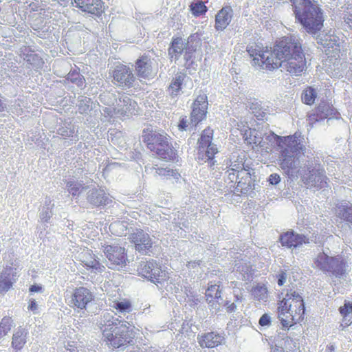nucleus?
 I'll list each match as a JSON object with an SVG mask.
<instances>
[{
  "label": "nucleus",
  "mask_w": 352,
  "mask_h": 352,
  "mask_svg": "<svg viewBox=\"0 0 352 352\" xmlns=\"http://www.w3.org/2000/svg\"><path fill=\"white\" fill-rule=\"evenodd\" d=\"M184 78L181 76H177L171 82L169 85V91L171 95L176 96L178 94L179 91L182 89V85L183 83Z\"/></svg>",
  "instance_id": "nucleus-39"
},
{
  "label": "nucleus",
  "mask_w": 352,
  "mask_h": 352,
  "mask_svg": "<svg viewBox=\"0 0 352 352\" xmlns=\"http://www.w3.org/2000/svg\"><path fill=\"white\" fill-rule=\"evenodd\" d=\"M189 8L192 14L195 17L204 15L208 11V8L205 3L201 0H195L192 1L189 6Z\"/></svg>",
  "instance_id": "nucleus-34"
},
{
  "label": "nucleus",
  "mask_w": 352,
  "mask_h": 352,
  "mask_svg": "<svg viewBox=\"0 0 352 352\" xmlns=\"http://www.w3.org/2000/svg\"><path fill=\"white\" fill-rule=\"evenodd\" d=\"M186 45L181 36H173L168 48L169 58L171 60H177L186 49L184 58L186 62L189 61L195 50L186 48Z\"/></svg>",
  "instance_id": "nucleus-11"
},
{
  "label": "nucleus",
  "mask_w": 352,
  "mask_h": 352,
  "mask_svg": "<svg viewBox=\"0 0 352 352\" xmlns=\"http://www.w3.org/2000/svg\"><path fill=\"white\" fill-rule=\"evenodd\" d=\"M152 274L155 276L156 279L151 278V282L155 285L164 284L170 278V273L167 267L162 266L157 261L156 265H155L154 270H153Z\"/></svg>",
  "instance_id": "nucleus-24"
},
{
  "label": "nucleus",
  "mask_w": 352,
  "mask_h": 352,
  "mask_svg": "<svg viewBox=\"0 0 352 352\" xmlns=\"http://www.w3.org/2000/svg\"><path fill=\"white\" fill-rule=\"evenodd\" d=\"M249 107L257 118L261 119L265 116V113L261 110V105L257 100H255L254 102H250Z\"/></svg>",
  "instance_id": "nucleus-43"
},
{
  "label": "nucleus",
  "mask_w": 352,
  "mask_h": 352,
  "mask_svg": "<svg viewBox=\"0 0 352 352\" xmlns=\"http://www.w3.org/2000/svg\"><path fill=\"white\" fill-rule=\"evenodd\" d=\"M72 3L82 12L95 16H100L105 11L102 0H72Z\"/></svg>",
  "instance_id": "nucleus-12"
},
{
  "label": "nucleus",
  "mask_w": 352,
  "mask_h": 352,
  "mask_svg": "<svg viewBox=\"0 0 352 352\" xmlns=\"http://www.w3.org/2000/svg\"><path fill=\"white\" fill-rule=\"evenodd\" d=\"M340 117V114L337 109L334 108L331 103L325 101H322L316 107L315 112L309 113L307 116L308 120L311 124H314L317 122L327 118L338 119Z\"/></svg>",
  "instance_id": "nucleus-9"
},
{
  "label": "nucleus",
  "mask_w": 352,
  "mask_h": 352,
  "mask_svg": "<svg viewBox=\"0 0 352 352\" xmlns=\"http://www.w3.org/2000/svg\"><path fill=\"white\" fill-rule=\"evenodd\" d=\"M338 217L346 222L352 223V204L345 203L339 206Z\"/></svg>",
  "instance_id": "nucleus-35"
},
{
  "label": "nucleus",
  "mask_w": 352,
  "mask_h": 352,
  "mask_svg": "<svg viewBox=\"0 0 352 352\" xmlns=\"http://www.w3.org/2000/svg\"><path fill=\"white\" fill-rule=\"evenodd\" d=\"M316 90L311 86L305 88L301 94V100L307 105H312L314 104L317 98Z\"/></svg>",
  "instance_id": "nucleus-33"
},
{
  "label": "nucleus",
  "mask_w": 352,
  "mask_h": 352,
  "mask_svg": "<svg viewBox=\"0 0 352 352\" xmlns=\"http://www.w3.org/2000/svg\"><path fill=\"white\" fill-rule=\"evenodd\" d=\"M258 323L261 326H267L271 323V318L269 315L265 314L260 318Z\"/></svg>",
  "instance_id": "nucleus-47"
},
{
  "label": "nucleus",
  "mask_w": 352,
  "mask_h": 352,
  "mask_svg": "<svg viewBox=\"0 0 352 352\" xmlns=\"http://www.w3.org/2000/svg\"><path fill=\"white\" fill-rule=\"evenodd\" d=\"M85 255L89 256L91 259L87 260L84 259L82 260V263H84L85 265L87 266L89 268L95 269L96 270L102 272L104 270V266L102 265L96 258L95 255L93 254L92 251L91 250H87Z\"/></svg>",
  "instance_id": "nucleus-32"
},
{
  "label": "nucleus",
  "mask_w": 352,
  "mask_h": 352,
  "mask_svg": "<svg viewBox=\"0 0 352 352\" xmlns=\"http://www.w3.org/2000/svg\"><path fill=\"white\" fill-rule=\"evenodd\" d=\"M128 100L130 101L129 107L126 108L125 111L131 113V110L134 111L135 109V107H137V103L135 101L132 102L129 98H128Z\"/></svg>",
  "instance_id": "nucleus-53"
},
{
  "label": "nucleus",
  "mask_w": 352,
  "mask_h": 352,
  "mask_svg": "<svg viewBox=\"0 0 352 352\" xmlns=\"http://www.w3.org/2000/svg\"><path fill=\"white\" fill-rule=\"evenodd\" d=\"M90 202L96 207L105 206L109 203V198L106 196L104 190L95 189L91 195Z\"/></svg>",
  "instance_id": "nucleus-30"
},
{
  "label": "nucleus",
  "mask_w": 352,
  "mask_h": 352,
  "mask_svg": "<svg viewBox=\"0 0 352 352\" xmlns=\"http://www.w3.org/2000/svg\"><path fill=\"white\" fill-rule=\"evenodd\" d=\"M306 184H311L317 188H322L327 186L328 178L325 175V170L320 164L316 163L309 170V175L303 179Z\"/></svg>",
  "instance_id": "nucleus-17"
},
{
  "label": "nucleus",
  "mask_w": 352,
  "mask_h": 352,
  "mask_svg": "<svg viewBox=\"0 0 352 352\" xmlns=\"http://www.w3.org/2000/svg\"><path fill=\"white\" fill-rule=\"evenodd\" d=\"M278 278V285L279 286H282L286 281L287 279V273L285 271H280V272L277 276Z\"/></svg>",
  "instance_id": "nucleus-49"
},
{
  "label": "nucleus",
  "mask_w": 352,
  "mask_h": 352,
  "mask_svg": "<svg viewBox=\"0 0 352 352\" xmlns=\"http://www.w3.org/2000/svg\"><path fill=\"white\" fill-rule=\"evenodd\" d=\"M208 107V97L206 94L199 95L192 104L190 113V122L197 126L206 118Z\"/></svg>",
  "instance_id": "nucleus-13"
},
{
  "label": "nucleus",
  "mask_w": 352,
  "mask_h": 352,
  "mask_svg": "<svg viewBox=\"0 0 352 352\" xmlns=\"http://www.w3.org/2000/svg\"><path fill=\"white\" fill-rule=\"evenodd\" d=\"M251 294L256 300H265L268 296V290L265 284H257L252 287Z\"/></svg>",
  "instance_id": "nucleus-36"
},
{
  "label": "nucleus",
  "mask_w": 352,
  "mask_h": 352,
  "mask_svg": "<svg viewBox=\"0 0 352 352\" xmlns=\"http://www.w3.org/2000/svg\"><path fill=\"white\" fill-rule=\"evenodd\" d=\"M27 333L24 329H19L12 337V345L15 349H21L26 342Z\"/></svg>",
  "instance_id": "nucleus-37"
},
{
  "label": "nucleus",
  "mask_w": 352,
  "mask_h": 352,
  "mask_svg": "<svg viewBox=\"0 0 352 352\" xmlns=\"http://www.w3.org/2000/svg\"><path fill=\"white\" fill-rule=\"evenodd\" d=\"M280 181V177L278 174H271L268 178V182L272 185L278 184Z\"/></svg>",
  "instance_id": "nucleus-48"
},
{
  "label": "nucleus",
  "mask_w": 352,
  "mask_h": 352,
  "mask_svg": "<svg viewBox=\"0 0 352 352\" xmlns=\"http://www.w3.org/2000/svg\"><path fill=\"white\" fill-rule=\"evenodd\" d=\"M113 307L120 312H129L131 310V303L129 300L114 302Z\"/></svg>",
  "instance_id": "nucleus-42"
},
{
  "label": "nucleus",
  "mask_w": 352,
  "mask_h": 352,
  "mask_svg": "<svg viewBox=\"0 0 352 352\" xmlns=\"http://www.w3.org/2000/svg\"><path fill=\"white\" fill-rule=\"evenodd\" d=\"M197 342L203 349H212L224 344L225 337L223 333L210 331L198 335Z\"/></svg>",
  "instance_id": "nucleus-18"
},
{
  "label": "nucleus",
  "mask_w": 352,
  "mask_h": 352,
  "mask_svg": "<svg viewBox=\"0 0 352 352\" xmlns=\"http://www.w3.org/2000/svg\"><path fill=\"white\" fill-rule=\"evenodd\" d=\"M245 179L248 180V183L243 182L242 180L237 181V187L241 188V190L247 189L249 186H250V182L251 180V177L250 173H245Z\"/></svg>",
  "instance_id": "nucleus-46"
},
{
  "label": "nucleus",
  "mask_w": 352,
  "mask_h": 352,
  "mask_svg": "<svg viewBox=\"0 0 352 352\" xmlns=\"http://www.w3.org/2000/svg\"><path fill=\"white\" fill-rule=\"evenodd\" d=\"M129 240L135 246V250L143 254H148L153 242L149 234L142 229H136L130 234Z\"/></svg>",
  "instance_id": "nucleus-10"
},
{
  "label": "nucleus",
  "mask_w": 352,
  "mask_h": 352,
  "mask_svg": "<svg viewBox=\"0 0 352 352\" xmlns=\"http://www.w3.org/2000/svg\"><path fill=\"white\" fill-rule=\"evenodd\" d=\"M157 261L154 259H149L142 261L137 268L138 274L144 277L151 281V278H155V276L152 274L153 270L155 269Z\"/></svg>",
  "instance_id": "nucleus-23"
},
{
  "label": "nucleus",
  "mask_w": 352,
  "mask_h": 352,
  "mask_svg": "<svg viewBox=\"0 0 352 352\" xmlns=\"http://www.w3.org/2000/svg\"><path fill=\"white\" fill-rule=\"evenodd\" d=\"M28 309L30 311L36 313L37 310V303L34 299L29 300Z\"/></svg>",
  "instance_id": "nucleus-50"
},
{
  "label": "nucleus",
  "mask_w": 352,
  "mask_h": 352,
  "mask_svg": "<svg viewBox=\"0 0 352 352\" xmlns=\"http://www.w3.org/2000/svg\"><path fill=\"white\" fill-rule=\"evenodd\" d=\"M305 313L302 297L292 289L287 290L285 296L277 303V317L283 327L289 328L302 322Z\"/></svg>",
  "instance_id": "nucleus-3"
},
{
  "label": "nucleus",
  "mask_w": 352,
  "mask_h": 352,
  "mask_svg": "<svg viewBox=\"0 0 352 352\" xmlns=\"http://www.w3.org/2000/svg\"><path fill=\"white\" fill-rule=\"evenodd\" d=\"M102 335L107 345L113 349L128 346L134 338L133 329L118 319L107 322L102 330Z\"/></svg>",
  "instance_id": "nucleus-6"
},
{
  "label": "nucleus",
  "mask_w": 352,
  "mask_h": 352,
  "mask_svg": "<svg viewBox=\"0 0 352 352\" xmlns=\"http://www.w3.org/2000/svg\"><path fill=\"white\" fill-rule=\"evenodd\" d=\"M232 18V9L230 7L223 8L215 17V28L217 30H223L230 23Z\"/></svg>",
  "instance_id": "nucleus-22"
},
{
  "label": "nucleus",
  "mask_w": 352,
  "mask_h": 352,
  "mask_svg": "<svg viewBox=\"0 0 352 352\" xmlns=\"http://www.w3.org/2000/svg\"><path fill=\"white\" fill-rule=\"evenodd\" d=\"M135 71L138 77L149 78L156 74L157 71H153L152 61L147 55H143L135 62Z\"/></svg>",
  "instance_id": "nucleus-20"
},
{
  "label": "nucleus",
  "mask_w": 352,
  "mask_h": 352,
  "mask_svg": "<svg viewBox=\"0 0 352 352\" xmlns=\"http://www.w3.org/2000/svg\"><path fill=\"white\" fill-rule=\"evenodd\" d=\"M103 252L112 265L121 267L126 266L127 254L124 248L118 245H105L103 246Z\"/></svg>",
  "instance_id": "nucleus-14"
},
{
  "label": "nucleus",
  "mask_w": 352,
  "mask_h": 352,
  "mask_svg": "<svg viewBox=\"0 0 352 352\" xmlns=\"http://www.w3.org/2000/svg\"><path fill=\"white\" fill-rule=\"evenodd\" d=\"M296 19L308 33L316 34L323 26V13L317 0H290Z\"/></svg>",
  "instance_id": "nucleus-4"
},
{
  "label": "nucleus",
  "mask_w": 352,
  "mask_h": 352,
  "mask_svg": "<svg viewBox=\"0 0 352 352\" xmlns=\"http://www.w3.org/2000/svg\"><path fill=\"white\" fill-rule=\"evenodd\" d=\"M246 50L252 58V65L261 69L274 70L284 67L291 74L298 75L306 68L302 43L294 36L280 38L272 50L258 45L248 46Z\"/></svg>",
  "instance_id": "nucleus-1"
},
{
  "label": "nucleus",
  "mask_w": 352,
  "mask_h": 352,
  "mask_svg": "<svg viewBox=\"0 0 352 352\" xmlns=\"http://www.w3.org/2000/svg\"><path fill=\"white\" fill-rule=\"evenodd\" d=\"M315 264L323 272H331L336 277H342L346 274V261L339 255L329 256L324 252L318 254Z\"/></svg>",
  "instance_id": "nucleus-7"
},
{
  "label": "nucleus",
  "mask_w": 352,
  "mask_h": 352,
  "mask_svg": "<svg viewBox=\"0 0 352 352\" xmlns=\"http://www.w3.org/2000/svg\"><path fill=\"white\" fill-rule=\"evenodd\" d=\"M244 141L250 145L261 146L263 138L256 129L248 128L243 133Z\"/></svg>",
  "instance_id": "nucleus-26"
},
{
  "label": "nucleus",
  "mask_w": 352,
  "mask_h": 352,
  "mask_svg": "<svg viewBox=\"0 0 352 352\" xmlns=\"http://www.w3.org/2000/svg\"><path fill=\"white\" fill-rule=\"evenodd\" d=\"M329 39L327 40L328 43L326 44L325 53L328 55L329 57H340V43H336V39L335 37L331 38L329 36Z\"/></svg>",
  "instance_id": "nucleus-31"
},
{
  "label": "nucleus",
  "mask_w": 352,
  "mask_h": 352,
  "mask_svg": "<svg viewBox=\"0 0 352 352\" xmlns=\"http://www.w3.org/2000/svg\"><path fill=\"white\" fill-rule=\"evenodd\" d=\"M299 137L298 133L284 137L276 135L278 145L280 148V166L287 173L296 168L300 153H303L305 150Z\"/></svg>",
  "instance_id": "nucleus-5"
},
{
  "label": "nucleus",
  "mask_w": 352,
  "mask_h": 352,
  "mask_svg": "<svg viewBox=\"0 0 352 352\" xmlns=\"http://www.w3.org/2000/svg\"><path fill=\"white\" fill-rule=\"evenodd\" d=\"M235 301H241L243 299V297L241 295H235Z\"/></svg>",
  "instance_id": "nucleus-56"
},
{
  "label": "nucleus",
  "mask_w": 352,
  "mask_h": 352,
  "mask_svg": "<svg viewBox=\"0 0 352 352\" xmlns=\"http://www.w3.org/2000/svg\"><path fill=\"white\" fill-rule=\"evenodd\" d=\"M222 286L220 281H210L208 283L205 292V298L207 303L214 307L219 304V300L222 299Z\"/></svg>",
  "instance_id": "nucleus-19"
},
{
  "label": "nucleus",
  "mask_w": 352,
  "mask_h": 352,
  "mask_svg": "<svg viewBox=\"0 0 352 352\" xmlns=\"http://www.w3.org/2000/svg\"><path fill=\"white\" fill-rule=\"evenodd\" d=\"M342 19L346 23L351 26V23H352V7L347 6L345 8L342 14Z\"/></svg>",
  "instance_id": "nucleus-45"
},
{
  "label": "nucleus",
  "mask_w": 352,
  "mask_h": 352,
  "mask_svg": "<svg viewBox=\"0 0 352 352\" xmlns=\"http://www.w3.org/2000/svg\"><path fill=\"white\" fill-rule=\"evenodd\" d=\"M339 312L342 317L341 325L343 327H349L352 323V302H345L339 308Z\"/></svg>",
  "instance_id": "nucleus-29"
},
{
  "label": "nucleus",
  "mask_w": 352,
  "mask_h": 352,
  "mask_svg": "<svg viewBox=\"0 0 352 352\" xmlns=\"http://www.w3.org/2000/svg\"><path fill=\"white\" fill-rule=\"evenodd\" d=\"M142 141L147 148L166 162L177 163L179 157L174 148L170 136L164 131L144 129L142 131Z\"/></svg>",
  "instance_id": "nucleus-2"
},
{
  "label": "nucleus",
  "mask_w": 352,
  "mask_h": 352,
  "mask_svg": "<svg viewBox=\"0 0 352 352\" xmlns=\"http://www.w3.org/2000/svg\"><path fill=\"white\" fill-rule=\"evenodd\" d=\"M114 83L120 87H131L135 80V77L129 67L119 64L113 72Z\"/></svg>",
  "instance_id": "nucleus-15"
},
{
  "label": "nucleus",
  "mask_w": 352,
  "mask_h": 352,
  "mask_svg": "<svg viewBox=\"0 0 352 352\" xmlns=\"http://www.w3.org/2000/svg\"><path fill=\"white\" fill-rule=\"evenodd\" d=\"M30 292H39L42 291V287L40 285H32L29 289Z\"/></svg>",
  "instance_id": "nucleus-54"
},
{
  "label": "nucleus",
  "mask_w": 352,
  "mask_h": 352,
  "mask_svg": "<svg viewBox=\"0 0 352 352\" xmlns=\"http://www.w3.org/2000/svg\"><path fill=\"white\" fill-rule=\"evenodd\" d=\"M22 53L24 59L30 65L37 68H41L43 66V58L30 47L25 46L22 50Z\"/></svg>",
  "instance_id": "nucleus-25"
},
{
  "label": "nucleus",
  "mask_w": 352,
  "mask_h": 352,
  "mask_svg": "<svg viewBox=\"0 0 352 352\" xmlns=\"http://www.w3.org/2000/svg\"><path fill=\"white\" fill-rule=\"evenodd\" d=\"M67 80L72 83L76 84L78 86H82L85 83L84 77L79 72L76 70L71 71L68 73Z\"/></svg>",
  "instance_id": "nucleus-40"
},
{
  "label": "nucleus",
  "mask_w": 352,
  "mask_h": 352,
  "mask_svg": "<svg viewBox=\"0 0 352 352\" xmlns=\"http://www.w3.org/2000/svg\"><path fill=\"white\" fill-rule=\"evenodd\" d=\"M213 133V129L210 127H207L202 131L198 140L197 151H203L206 146H208L210 144H212Z\"/></svg>",
  "instance_id": "nucleus-28"
},
{
  "label": "nucleus",
  "mask_w": 352,
  "mask_h": 352,
  "mask_svg": "<svg viewBox=\"0 0 352 352\" xmlns=\"http://www.w3.org/2000/svg\"><path fill=\"white\" fill-rule=\"evenodd\" d=\"M3 110H4V107L3 106L1 100H0V112L3 111Z\"/></svg>",
  "instance_id": "nucleus-57"
},
{
  "label": "nucleus",
  "mask_w": 352,
  "mask_h": 352,
  "mask_svg": "<svg viewBox=\"0 0 352 352\" xmlns=\"http://www.w3.org/2000/svg\"><path fill=\"white\" fill-rule=\"evenodd\" d=\"M67 186L69 188V192L73 195L76 196L78 195L80 191L84 189L81 185L75 183L74 182H70L67 184Z\"/></svg>",
  "instance_id": "nucleus-44"
},
{
  "label": "nucleus",
  "mask_w": 352,
  "mask_h": 352,
  "mask_svg": "<svg viewBox=\"0 0 352 352\" xmlns=\"http://www.w3.org/2000/svg\"><path fill=\"white\" fill-rule=\"evenodd\" d=\"M187 127H188V124H187L186 117L182 118L179 120V122L178 124L179 129L181 131H184V130H186Z\"/></svg>",
  "instance_id": "nucleus-51"
},
{
  "label": "nucleus",
  "mask_w": 352,
  "mask_h": 352,
  "mask_svg": "<svg viewBox=\"0 0 352 352\" xmlns=\"http://www.w3.org/2000/svg\"><path fill=\"white\" fill-rule=\"evenodd\" d=\"M12 270L11 267H6L0 274V294H1L9 291L16 280L18 275L16 272L12 273V277L10 278V272Z\"/></svg>",
  "instance_id": "nucleus-21"
},
{
  "label": "nucleus",
  "mask_w": 352,
  "mask_h": 352,
  "mask_svg": "<svg viewBox=\"0 0 352 352\" xmlns=\"http://www.w3.org/2000/svg\"><path fill=\"white\" fill-rule=\"evenodd\" d=\"M279 242L282 246L291 249L300 247L303 244H308L309 239L307 236L290 230L280 235Z\"/></svg>",
  "instance_id": "nucleus-16"
},
{
  "label": "nucleus",
  "mask_w": 352,
  "mask_h": 352,
  "mask_svg": "<svg viewBox=\"0 0 352 352\" xmlns=\"http://www.w3.org/2000/svg\"><path fill=\"white\" fill-rule=\"evenodd\" d=\"M198 158L204 161H210V166L214 164L212 161L215 155L218 153V148L214 144H211L208 146H206L203 151H197Z\"/></svg>",
  "instance_id": "nucleus-27"
},
{
  "label": "nucleus",
  "mask_w": 352,
  "mask_h": 352,
  "mask_svg": "<svg viewBox=\"0 0 352 352\" xmlns=\"http://www.w3.org/2000/svg\"><path fill=\"white\" fill-rule=\"evenodd\" d=\"M12 320L10 317H4L0 322V338L5 336L11 329Z\"/></svg>",
  "instance_id": "nucleus-41"
},
{
  "label": "nucleus",
  "mask_w": 352,
  "mask_h": 352,
  "mask_svg": "<svg viewBox=\"0 0 352 352\" xmlns=\"http://www.w3.org/2000/svg\"><path fill=\"white\" fill-rule=\"evenodd\" d=\"M61 6H65L69 0H57Z\"/></svg>",
  "instance_id": "nucleus-55"
},
{
  "label": "nucleus",
  "mask_w": 352,
  "mask_h": 352,
  "mask_svg": "<svg viewBox=\"0 0 352 352\" xmlns=\"http://www.w3.org/2000/svg\"><path fill=\"white\" fill-rule=\"evenodd\" d=\"M226 311L231 313L235 311L236 306L234 302H230L228 301L225 303Z\"/></svg>",
  "instance_id": "nucleus-52"
},
{
  "label": "nucleus",
  "mask_w": 352,
  "mask_h": 352,
  "mask_svg": "<svg viewBox=\"0 0 352 352\" xmlns=\"http://www.w3.org/2000/svg\"><path fill=\"white\" fill-rule=\"evenodd\" d=\"M155 169L156 173L160 177L166 178L172 177L176 181H178L181 177L180 173L176 169H171L168 167H157Z\"/></svg>",
  "instance_id": "nucleus-38"
},
{
  "label": "nucleus",
  "mask_w": 352,
  "mask_h": 352,
  "mask_svg": "<svg viewBox=\"0 0 352 352\" xmlns=\"http://www.w3.org/2000/svg\"><path fill=\"white\" fill-rule=\"evenodd\" d=\"M95 301L94 292L84 286L73 289L67 298V305L72 309L84 310Z\"/></svg>",
  "instance_id": "nucleus-8"
}]
</instances>
